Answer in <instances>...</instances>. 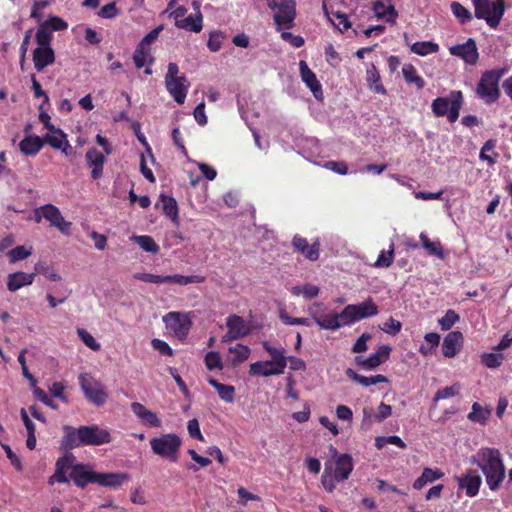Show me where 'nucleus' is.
<instances>
[{"instance_id":"f257e3e1","label":"nucleus","mask_w":512,"mask_h":512,"mask_svg":"<svg viewBox=\"0 0 512 512\" xmlns=\"http://www.w3.org/2000/svg\"><path fill=\"white\" fill-rule=\"evenodd\" d=\"M63 431L61 447L66 450L81 446H100L111 442L110 432L96 424L78 428L65 425Z\"/></svg>"},{"instance_id":"f03ea898","label":"nucleus","mask_w":512,"mask_h":512,"mask_svg":"<svg viewBox=\"0 0 512 512\" xmlns=\"http://www.w3.org/2000/svg\"><path fill=\"white\" fill-rule=\"evenodd\" d=\"M471 463L476 464L485 476L490 490L496 491L505 479V466L498 449L484 447L471 457Z\"/></svg>"},{"instance_id":"7ed1b4c3","label":"nucleus","mask_w":512,"mask_h":512,"mask_svg":"<svg viewBox=\"0 0 512 512\" xmlns=\"http://www.w3.org/2000/svg\"><path fill=\"white\" fill-rule=\"evenodd\" d=\"M124 475L113 474V473H97L88 470L84 464H76L72 466L70 472V478L73 480L76 486L80 488L86 487L89 483H97L104 487H116L119 486Z\"/></svg>"},{"instance_id":"20e7f679","label":"nucleus","mask_w":512,"mask_h":512,"mask_svg":"<svg viewBox=\"0 0 512 512\" xmlns=\"http://www.w3.org/2000/svg\"><path fill=\"white\" fill-rule=\"evenodd\" d=\"M506 71V68H500L487 70L482 73L476 87V94L485 104L495 103L499 99V81Z\"/></svg>"},{"instance_id":"39448f33","label":"nucleus","mask_w":512,"mask_h":512,"mask_svg":"<svg viewBox=\"0 0 512 512\" xmlns=\"http://www.w3.org/2000/svg\"><path fill=\"white\" fill-rule=\"evenodd\" d=\"M463 103L461 91H452L449 97H437L432 101L431 109L437 117L447 116L449 122L454 123L460 113Z\"/></svg>"},{"instance_id":"423d86ee","label":"nucleus","mask_w":512,"mask_h":512,"mask_svg":"<svg viewBox=\"0 0 512 512\" xmlns=\"http://www.w3.org/2000/svg\"><path fill=\"white\" fill-rule=\"evenodd\" d=\"M475 17L484 19L491 28H496L505 12L503 0H472Z\"/></svg>"},{"instance_id":"0eeeda50","label":"nucleus","mask_w":512,"mask_h":512,"mask_svg":"<svg viewBox=\"0 0 512 512\" xmlns=\"http://www.w3.org/2000/svg\"><path fill=\"white\" fill-rule=\"evenodd\" d=\"M378 314V307L372 299L358 304H349L339 313L341 327Z\"/></svg>"},{"instance_id":"6e6552de","label":"nucleus","mask_w":512,"mask_h":512,"mask_svg":"<svg viewBox=\"0 0 512 512\" xmlns=\"http://www.w3.org/2000/svg\"><path fill=\"white\" fill-rule=\"evenodd\" d=\"M268 7L274 11V22L277 30L289 29L296 16L293 0H266Z\"/></svg>"},{"instance_id":"1a4fd4ad","label":"nucleus","mask_w":512,"mask_h":512,"mask_svg":"<svg viewBox=\"0 0 512 512\" xmlns=\"http://www.w3.org/2000/svg\"><path fill=\"white\" fill-rule=\"evenodd\" d=\"M150 445L154 454L176 462L181 439L176 434L168 433L152 438Z\"/></svg>"},{"instance_id":"9d476101","label":"nucleus","mask_w":512,"mask_h":512,"mask_svg":"<svg viewBox=\"0 0 512 512\" xmlns=\"http://www.w3.org/2000/svg\"><path fill=\"white\" fill-rule=\"evenodd\" d=\"M79 384L89 402L98 407L103 406L106 403L108 396L104 391L103 385L90 374H80Z\"/></svg>"},{"instance_id":"9b49d317","label":"nucleus","mask_w":512,"mask_h":512,"mask_svg":"<svg viewBox=\"0 0 512 512\" xmlns=\"http://www.w3.org/2000/svg\"><path fill=\"white\" fill-rule=\"evenodd\" d=\"M50 222L51 226L56 227L63 234H69L71 223L66 221L58 207L53 204H45L34 211V219L40 223L42 219Z\"/></svg>"},{"instance_id":"f8f14e48","label":"nucleus","mask_w":512,"mask_h":512,"mask_svg":"<svg viewBox=\"0 0 512 512\" xmlns=\"http://www.w3.org/2000/svg\"><path fill=\"white\" fill-rule=\"evenodd\" d=\"M326 311L327 307L320 302L308 307L309 315L321 329L335 331L341 328L339 313L327 314Z\"/></svg>"},{"instance_id":"ddd939ff","label":"nucleus","mask_w":512,"mask_h":512,"mask_svg":"<svg viewBox=\"0 0 512 512\" xmlns=\"http://www.w3.org/2000/svg\"><path fill=\"white\" fill-rule=\"evenodd\" d=\"M166 328L173 332L179 339H184L189 333L192 322L188 314L181 312H169L163 317Z\"/></svg>"},{"instance_id":"4468645a","label":"nucleus","mask_w":512,"mask_h":512,"mask_svg":"<svg viewBox=\"0 0 512 512\" xmlns=\"http://www.w3.org/2000/svg\"><path fill=\"white\" fill-rule=\"evenodd\" d=\"M330 451L333 459V461H330L333 463L334 470L332 473H334V479L337 482L348 479L354 466L352 456L347 453L339 454L332 445L330 446Z\"/></svg>"},{"instance_id":"2eb2a0df","label":"nucleus","mask_w":512,"mask_h":512,"mask_svg":"<svg viewBox=\"0 0 512 512\" xmlns=\"http://www.w3.org/2000/svg\"><path fill=\"white\" fill-rule=\"evenodd\" d=\"M450 54L461 58L469 65L476 64L479 53L475 41L469 38L465 43L450 47Z\"/></svg>"},{"instance_id":"dca6fc26","label":"nucleus","mask_w":512,"mask_h":512,"mask_svg":"<svg viewBox=\"0 0 512 512\" xmlns=\"http://www.w3.org/2000/svg\"><path fill=\"white\" fill-rule=\"evenodd\" d=\"M455 479L459 488L465 490L468 497H474L478 494L482 478L476 471L468 470L464 475L456 476Z\"/></svg>"},{"instance_id":"f3484780","label":"nucleus","mask_w":512,"mask_h":512,"mask_svg":"<svg viewBox=\"0 0 512 512\" xmlns=\"http://www.w3.org/2000/svg\"><path fill=\"white\" fill-rule=\"evenodd\" d=\"M165 86L169 94L178 104L185 102L190 83L184 75L173 80L165 81Z\"/></svg>"},{"instance_id":"a211bd4d","label":"nucleus","mask_w":512,"mask_h":512,"mask_svg":"<svg viewBox=\"0 0 512 512\" xmlns=\"http://www.w3.org/2000/svg\"><path fill=\"white\" fill-rule=\"evenodd\" d=\"M299 70L302 81L311 90L315 98L320 99L323 96L322 86L317 80L315 73L308 67L305 61L299 62Z\"/></svg>"},{"instance_id":"6ab92c4d","label":"nucleus","mask_w":512,"mask_h":512,"mask_svg":"<svg viewBox=\"0 0 512 512\" xmlns=\"http://www.w3.org/2000/svg\"><path fill=\"white\" fill-rule=\"evenodd\" d=\"M87 165L92 169L91 177L94 180L99 179L103 174V166L105 163V156L96 148H90L85 155Z\"/></svg>"},{"instance_id":"aec40b11","label":"nucleus","mask_w":512,"mask_h":512,"mask_svg":"<svg viewBox=\"0 0 512 512\" xmlns=\"http://www.w3.org/2000/svg\"><path fill=\"white\" fill-rule=\"evenodd\" d=\"M55 61V53L51 47H37L33 51V63L37 72H42Z\"/></svg>"},{"instance_id":"412c9836","label":"nucleus","mask_w":512,"mask_h":512,"mask_svg":"<svg viewBox=\"0 0 512 512\" xmlns=\"http://www.w3.org/2000/svg\"><path fill=\"white\" fill-rule=\"evenodd\" d=\"M133 413L140 419L143 425L148 427H160L161 420L158 418L156 413L147 409L144 405L138 402H134L130 405Z\"/></svg>"},{"instance_id":"4be33fe9","label":"nucleus","mask_w":512,"mask_h":512,"mask_svg":"<svg viewBox=\"0 0 512 512\" xmlns=\"http://www.w3.org/2000/svg\"><path fill=\"white\" fill-rule=\"evenodd\" d=\"M133 61L138 69L145 67L144 73L146 75H151L153 73L151 65L154 62V57L151 53V49H148L147 47L142 48V45L138 44L133 54Z\"/></svg>"},{"instance_id":"5701e85b","label":"nucleus","mask_w":512,"mask_h":512,"mask_svg":"<svg viewBox=\"0 0 512 512\" xmlns=\"http://www.w3.org/2000/svg\"><path fill=\"white\" fill-rule=\"evenodd\" d=\"M463 342V335L459 331L448 333L442 343V352L445 357H454L460 350Z\"/></svg>"},{"instance_id":"b1692460","label":"nucleus","mask_w":512,"mask_h":512,"mask_svg":"<svg viewBox=\"0 0 512 512\" xmlns=\"http://www.w3.org/2000/svg\"><path fill=\"white\" fill-rule=\"evenodd\" d=\"M283 373H284L283 369L278 368L275 364H273L269 360L254 362V363L250 364V367H249V374L251 376L269 377L272 375H280Z\"/></svg>"},{"instance_id":"393cba45","label":"nucleus","mask_w":512,"mask_h":512,"mask_svg":"<svg viewBox=\"0 0 512 512\" xmlns=\"http://www.w3.org/2000/svg\"><path fill=\"white\" fill-rule=\"evenodd\" d=\"M34 279L35 273H25L22 271L11 273L7 277V289L10 292H15L22 287L31 285Z\"/></svg>"},{"instance_id":"a878e982","label":"nucleus","mask_w":512,"mask_h":512,"mask_svg":"<svg viewBox=\"0 0 512 512\" xmlns=\"http://www.w3.org/2000/svg\"><path fill=\"white\" fill-rule=\"evenodd\" d=\"M293 246L296 250L300 251L305 258H307L310 261H316L319 257V243L314 242L313 244L309 245L307 240L305 238H302L301 236H294L292 241Z\"/></svg>"},{"instance_id":"bb28decb","label":"nucleus","mask_w":512,"mask_h":512,"mask_svg":"<svg viewBox=\"0 0 512 512\" xmlns=\"http://www.w3.org/2000/svg\"><path fill=\"white\" fill-rule=\"evenodd\" d=\"M44 145V141L39 136H26L19 143L20 151L27 156H35Z\"/></svg>"},{"instance_id":"cd10ccee","label":"nucleus","mask_w":512,"mask_h":512,"mask_svg":"<svg viewBox=\"0 0 512 512\" xmlns=\"http://www.w3.org/2000/svg\"><path fill=\"white\" fill-rule=\"evenodd\" d=\"M345 373L351 380L357 382L358 384L362 385L363 387H369L371 385L388 382L387 378L380 374L366 377V376L356 373L351 368H348Z\"/></svg>"},{"instance_id":"c85d7f7f","label":"nucleus","mask_w":512,"mask_h":512,"mask_svg":"<svg viewBox=\"0 0 512 512\" xmlns=\"http://www.w3.org/2000/svg\"><path fill=\"white\" fill-rule=\"evenodd\" d=\"M261 344L263 349L272 357V359L269 361L275 364L278 368L285 370L287 366L285 349L273 347L268 341H262Z\"/></svg>"},{"instance_id":"c756f323","label":"nucleus","mask_w":512,"mask_h":512,"mask_svg":"<svg viewBox=\"0 0 512 512\" xmlns=\"http://www.w3.org/2000/svg\"><path fill=\"white\" fill-rule=\"evenodd\" d=\"M202 21L203 17L201 12H197L195 15H189L182 20H177L175 25L180 29L199 33L203 27Z\"/></svg>"},{"instance_id":"7c9ffc66","label":"nucleus","mask_w":512,"mask_h":512,"mask_svg":"<svg viewBox=\"0 0 512 512\" xmlns=\"http://www.w3.org/2000/svg\"><path fill=\"white\" fill-rule=\"evenodd\" d=\"M324 11L330 22L339 30L344 31L351 27V22L345 13L340 11H329L325 4L323 5Z\"/></svg>"},{"instance_id":"2f4dec72","label":"nucleus","mask_w":512,"mask_h":512,"mask_svg":"<svg viewBox=\"0 0 512 512\" xmlns=\"http://www.w3.org/2000/svg\"><path fill=\"white\" fill-rule=\"evenodd\" d=\"M70 461L67 457L59 458L56 462L55 472L50 477L49 483L53 484L54 482L59 483H67L68 478L66 476L67 470L70 468Z\"/></svg>"},{"instance_id":"473e14b6","label":"nucleus","mask_w":512,"mask_h":512,"mask_svg":"<svg viewBox=\"0 0 512 512\" xmlns=\"http://www.w3.org/2000/svg\"><path fill=\"white\" fill-rule=\"evenodd\" d=\"M444 474L439 470L431 468H424L422 474L414 481L413 488L416 490L422 489L427 483H432L435 480L442 478Z\"/></svg>"},{"instance_id":"72a5a7b5","label":"nucleus","mask_w":512,"mask_h":512,"mask_svg":"<svg viewBox=\"0 0 512 512\" xmlns=\"http://www.w3.org/2000/svg\"><path fill=\"white\" fill-rule=\"evenodd\" d=\"M208 383L217 391L221 400L226 403L234 401L235 388L233 386L219 383L214 378H209Z\"/></svg>"},{"instance_id":"f704fd0d","label":"nucleus","mask_w":512,"mask_h":512,"mask_svg":"<svg viewBox=\"0 0 512 512\" xmlns=\"http://www.w3.org/2000/svg\"><path fill=\"white\" fill-rule=\"evenodd\" d=\"M373 11L380 19H385L387 22H394L397 17V12L392 5L386 6L382 1L373 3Z\"/></svg>"},{"instance_id":"c9c22d12","label":"nucleus","mask_w":512,"mask_h":512,"mask_svg":"<svg viewBox=\"0 0 512 512\" xmlns=\"http://www.w3.org/2000/svg\"><path fill=\"white\" fill-rule=\"evenodd\" d=\"M163 213L174 223H178V206L176 200L164 194L160 195Z\"/></svg>"},{"instance_id":"e433bc0d","label":"nucleus","mask_w":512,"mask_h":512,"mask_svg":"<svg viewBox=\"0 0 512 512\" xmlns=\"http://www.w3.org/2000/svg\"><path fill=\"white\" fill-rule=\"evenodd\" d=\"M204 281V277L199 275H190V276H183V275H166L162 276V284L163 283H171V284H177L181 286H185L191 283H202Z\"/></svg>"},{"instance_id":"4c0bfd02","label":"nucleus","mask_w":512,"mask_h":512,"mask_svg":"<svg viewBox=\"0 0 512 512\" xmlns=\"http://www.w3.org/2000/svg\"><path fill=\"white\" fill-rule=\"evenodd\" d=\"M496 147V140H487L481 148L479 158L482 161H487L490 165H494L497 161L499 154L494 151Z\"/></svg>"},{"instance_id":"58836bf2","label":"nucleus","mask_w":512,"mask_h":512,"mask_svg":"<svg viewBox=\"0 0 512 512\" xmlns=\"http://www.w3.org/2000/svg\"><path fill=\"white\" fill-rule=\"evenodd\" d=\"M402 74L408 84H414L419 90L424 88L425 81L416 74V69L412 64H405L402 68Z\"/></svg>"},{"instance_id":"ea45409f","label":"nucleus","mask_w":512,"mask_h":512,"mask_svg":"<svg viewBox=\"0 0 512 512\" xmlns=\"http://www.w3.org/2000/svg\"><path fill=\"white\" fill-rule=\"evenodd\" d=\"M226 326L229 330L233 331L236 336L243 337L248 333L243 318L238 315H230L226 319Z\"/></svg>"},{"instance_id":"a19ab883","label":"nucleus","mask_w":512,"mask_h":512,"mask_svg":"<svg viewBox=\"0 0 512 512\" xmlns=\"http://www.w3.org/2000/svg\"><path fill=\"white\" fill-rule=\"evenodd\" d=\"M438 50V44L431 41L415 42L411 46V51L420 56H426L432 53H436Z\"/></svg>"},{"instance_id":"79ce46f5","label":"nucleus","mask_w":512,"mask_h":512,"mask_svg":"<svg viewBox=\"0 0 512 512\" xmlns=\"http://www.w3.org/2000/svg\"><path fill=\"white\" fill-rule=\"evenodd\" d=\"M131 239L135 241L139 245V247L145 252L155 254L159 251L158 244L154 241V239L151 236H133Z\"/></svg>"},{"instance_id":"37998d69","label":"nucleus","mask_w":512,"mask_h":512,"mask_svg":"<svg viewBox=\"0 0 512 512\" xmlns=\"http://www.w3.org/2000/svg\"><path fill=\"white\" fill-rule=\"evenodd\" d=\"M42 140L54 149H61L64 144L70 147L66 135L61 129L60 132L46 134Z\"/></svg>"},{"instance_id":"c03bdc74","label":"nucleus","mask_w":512,"mask_h":512,"mask_svg":"<svg viewBox=\"0 0 512 512\" xmlns=\"http://www.w3.org/2000/svg\"><path fill=\"white\" fill-rule=\"evenodd\" d=\"M490 411L484 407H482L478 402H475L472 405V411L468 414V419L477 422L480 424H484L489 418Z\"/></svg>"},{"instance_id":"a18cd8bd","label":"nucleus","mask_w":512,"mask_h":512,"mask_svg":"<svg viewBox=\"0 0 512 512\" xmlns=\"http://www.w3.org/2000/svg\"><path fill=\"white\" fill-rule=\"evenodd\" d=\"M367 81L369 82L370 88L374 92L379 94H386V89L380 82V75L375 66H372L367 70Z\"/></svg>"},{"instance_id":"49530a36","label":"nucleus","mask_w":512,"mask_h":512,"mask_svg":"<svg viewBox=\"0 0 512 512\" xmlns=\"http://www.w3.org/2000/svg\"><path fill=\"white\" fill-rule=\"evenodd\" d=\"M333 471V463L331 461H327L325 463L324 472L321 477V482L323 487L329 491L332 492L335 488V482H337L334 479V473Z\"/></svg>"},{"instance_id":"de8ad7c7","label":"nucleus","mask_w":512,"mask_h":512,"mask_svg":"<svg viewBox=\"0 0 512 512\" xmlns=\"http://www.w3.org/2000/svg\"><path fill=\"white\" fill-rule=\"evenodd\" d=\"M451 11L454 16L462 23H467L472 20L471 12L465 8L461 3L453 1L450 5Z\"/></svg>"},{"instance_id":"09e8293b","label":"nucleus","mask_w":512,"mask_h":512,"mask_svg":"<svg viewBox=\"0 0 512 512\" xmlns=\"http://www.w3.org/2000/svg\"><path fill=\"white\" fill-rule=\"evenodd\" d=\"M250 352V348L242 344H237L229 348V353L234 354L232 359L233 364H239L247 360L250 356Z\"/></svg>"},{"instance_id":"8fccbe9b","label":"nucleus","mask_w":512,"mask_h":512,"mask_svg":"<svg viewBox=\"0 0 512 512\" xmlns=\"http://www.w3.org/2000/svg\"><path fill=\"white\" fill-rule=\"evenodd\" d=\"M35 275L41 274L51 281H59L61 277L56 273L55 269L46 262H38L35 264Z\"/></svg>"},{"instance_id":"3c124183","label":"nucleus","mask_w":512,"mask_h":512,"mask_svg":"<svg viewBox=\"0 0 512 512\" xmlns=\"http://www.w3.org/2000/svg\"><path fill=\"white\" fill-rule=\"evenodd\" d=\"M355 363L363 369L372 370L382 364L381 359L374 353L369 357L364 358L363 356H356Z\"/></svg>"},{"instance_id":"603ef678","label":"nucleus","mask_w":512,"mask_h":512,"mask_svg":"<svg viewBox=\"0 0 512 512\" xmlns=\"http://www.w3.org/2000/svg\"><path fill=\"white\" fill-rule=\"evenodd\" d=\"M460 388H461L460 384L459 383H455V384H453L451 386H447V387H444L442 389H439L435 393L433 400L435 402H437L439 400H443V399H448V398L454 397V396L459 394Z\"/></svg>"},{"instance_id":"864d4df0","label":"nucleus","mask_w":512,"mask_h":512,"mask_svg":"<svg viewBox=\"0 0 512 512\" xmlns=\"http://www.w3.org/2000/svg\"><path fill=\"white\" fill-rule=\"evenodd\" d=\"M35 39L38 47H51L52 33L43 24H40Z\"/></svg>"},{"instance_id":"5fc2aeb1","label":"nucleus","mask_w":512,"mask_h":512,"mask_svg":"<svg viewBox=\"0 0 512 512\" xmlns=\"http://www.w3.org/2000/svg\"><path fill=\"white\" fill-rule=\"evenodd\" d=\"M504 357L500 353H484L481 355V362L488 368H498L503 361Z\"/></svg>"},{"instance_id":"6e6d98bb","label":"nucleus","mask_w":512,"mask_h":512,"mask_svg":"<svg viewBox=\"0 0 512 512\" xmlns=\"http://www.w3.org/2000/svg\"><path fill=\"white\" fill-rule=\"evenodd\" d=\"M393 258H394V244H391L387 251H381V253L379 254V256L375 262V266L387 268L392 264Z\"/></svg>"},{"instance_id":"4d7b16f0","label":"nucleus","mask_w":512,"mask_h":512,"mask_svg":"<svg viewBox=\"0 0 512 512\" xmlns=\"http://www.w3.org/2000/svg\"><path fill=\"white\" fill-rule=\"evenodd\" d=\"M49 31H63L68 28V24L62 18L58 16H51L45 22L42 23Z\"/></svg>"},{"instance_id":"13d9d810","label":"nucleus","mask_w":512,"mask_h":512,"mask_svg":"<svg viewBox=\"0 0 512 512\" xmlns=\"http://www.w3.org/2000/svg\"><path fill=\"white\" fill-rule=\"evenodd\" d=\"M459 321V315L452 309L446 311L445 315L439 319L438 323L442 330H449Z\"/></svg>"},{"instance_id":"bf43d9fd","label":"nucleus","mask_w":512,"mask_h":512,"mask_svg":"<svg viewBox=\"0 0 512 512\" xmlns=\"http://www.w3.org/2000/svg\"><path fill=\"white\" fill-rule=\"evenodd\" d=\"M77 334L79 338L84 342V344L89 347L93 351L100 350V344L95 340V338L85 329L78 328Z\"/></svg>"},{"instance_id":"052dcab7","label":"nucleus","mask_w":512,"mask_h":512,"mask_svg":"<svg viewBox=\"0 0 512 512\" xmlns=\"http://www.w3.org/2000/svg\"><path fill=\"white\" fill-rule=\"evenodd\" d=\"M205 365L208 370H214L219 369L221 370L223 368L222 359L219 355V353L215 351H210L205 355Z\"/></svg>"},{"instance_id":"680f3d73","label":"nucleus","mask_w":512,"mask_h":512,"mask_svg":"<svg viewBox=\"0 0 512 512\" xmlns=\"http://www.w3.org/2000/svg\"><path fill=\"white\" fill-rule=\"evenodd\" d=\"M32 254L31 249H26L25 246H17L8 252V256L11 262H17L23 260Z\"/></svg>"},{"instance_id":"e2e57ef3","label":"nucleus","mask_w":512,"mask_h":512,"mask_svg":"<svg viewBox=\"0 0 512 512\" xmlns=\"http://www.w3.org/2000/svg\"><path fill=\"white\" fill-rule=\"evenodd\" d=\"M224 35L220 31H213L210 33L207 46L212 52H217L221 48Z\"/></svg>"},{"instance_id":"0e129e2a","label":"nucleus","mask_w":512,"mask_h":512,"mask_svg":"<svg viewBox=\"0 0 512 512\" xmlns=\"http://www.w3.org/2000/svg\"><path fill=\"white\" fill-rule=\"evenodd\" d=\"M119 14V11L116 7L115 2L108 3L104 5L100 11L98 12V16L105 19H112Z\"/></svg>"},{"instance_id":"69168bd1","label":"nucleus","mask_w":512,"mask_h":512,"mask_svg":"<svg viewBox=\"0 0 512 512\" xmlns=\"http://www.w3.org/2000/svg\"><path fill=\"white\" fill-rule=\"evenodd\" d=\"M151 345L156 351H158L162 355H165V356L173 355L172 348L168 345V343H166L165 341H163L161 339H157V338L153 339L151 342Z\"/></svg>"},{"instance_id":"338daca9","label":"nucleus","mask_w":512,"mask_h":512,"mask_svg":"<svg viewBox=\"0 0 512 512\" xmlns=\"http://www.w3.org/2000/svg\"><path fill=\"white\" fill-rule=\"evenodd\" d=\"M372 338V335L370 333H363L357 341L354 343L352 347V352L354 353H361L365 352L368 349L367 341Z\"/></svg>"},{"instance_id":"774afa93","label":"nucleus","mask_w":512,"mask_h":512,"mask_svg":"<svg viewBox=\"0 0 512 512\" xmlns=\"http://www.w3.org/2000/svg\"><path fill=\"white\" fill-rule=\"evenodd\" d=\"M281 38L290 43L295 48H300L304 45L305 41L300 35H294L291 32L284 31L281 33Z\"/></svg>"}]
</instances>
